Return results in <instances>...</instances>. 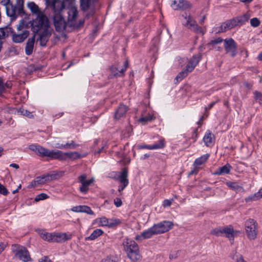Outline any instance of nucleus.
I'll list each match as a JSON object with an SVG mask.
<instances>
[{
  "label": "nucleus",
  "instance_id": "f257e3e1",
  "mask_svg": "<svg viewBox=\"0 0 262 262\" xmlns=\"http://www.w3.org/2000/svg\"><path fill=\"white\" fill-rule=\"evenodd\" d=\"M29 149L34 151L39 157L42 158L47 157L49 158L51 160H64L66 159V155L73 160H76L82 157L81 155L77 151L64 153L59 150H50L39 145L31 144L29 146Z\"/></svg>",
  "mask_w": 262,
  "mask_h": 262
},
{
  "label": "nucleus",
  "instance_id": "f03ea898",
  "mask_svg": "<svg viewBox=\"0 0 262 262\" xmlns=\"http://www.w3.org/2000/svg\"><path fill=\"white\" fill-rule=\"evenodd\" d=\"M123 245L128 257L132 261L135 262L140 259L139 248L134 241L126 238L123 242Z\"/></svg>",
  "mask_w": 262,
  "mask_h": 262
},
{
  "label": "nucleus",
  "instance_id": "7ed1b4c3",
  "mask_svg": "<svg viewBox=\"0 0 262 262\" xmlns=\"http://www.w3.org/2000/svg\"><path fill=\"white\" fill-rule=\"evenodd\" d=\"M30 25L35 34L41 30H50L49 19L43 13L37 15L36 17L30 21Z\"/></svg>",
  "mask_w": 262,
  "mask_h": 262
},
{
  "label": "nucleus",
  "instance_id": "20e7f679",
  "mask_svg": "<svg viewBox=\"0 0 262 262\" xmlns=\"http://www.w3.org/2000/svg\"><path fill=\"white\" fill-rule=\"evenodd\" d=\"M24 3L21 0L18 2L16 0V3L13 5L12 3L5 7L6 14L10 17L11 20L16 19L18 16H24L25 15V12L24 10Z\"/></svg>",
  "mask_w": 262,
  "mask_h": 262
},
{
  "label": "nucleus",
  "instance_id": "39448f33",
  "mask_svg": "<svg viewBox=\"0 0 262 262\" xmlns=\"http://www.w3.org/2000/svg\"><path fill=\"white\" fill-rule=\"evenodd\" d=\"M12 252L15 257L24 262H28L31 260L30 255L27 248L18 244H13L11 247Z\"/></svg>",
  "mask_w": 262,
  "mask_h": 262
},
{
  "label": "nucleus",
  "instance_id": "423d86ee",
  "mask_svg": "<svg viewBox=\"0 0 262 262\" xmlns=\"http://www.w3.org/2000/svg\"><path fill=\"white\" fill-rule=\"evenodd\" d=\"M234 232L233 228L231 225L216 228L211 231V233L216 236H222L223 234H225L230 241H233Z\"/></svg>",
  "mask_w": 262,
  "mask_h": 262
},
{
  "label": "nucleus",
  "instance_id": "0eeeda50",
  "mask_svg": "<svg viewBox=\"0 0 262 262\" xmlns=\"http://www.w3.org/2000/svg\"><path fill=\"white\" fill-rule=\"evenodd\" d=\"M64 4L67 6L68 5V22L70 25H74L73 22L78 15V10L75 6H74L75 0H62Z\"/></svg>",
  "mask_w": 262,
  "mask_h": 262
},
{
  "label": "nucleus",
  "instance_id": "6e6552de",
  "mask_svg": "<svg viewBox=\"0 0 262 262\" xmlns=\"http://www.w3.org/2000/svg\"><path fill=\"white\" fill-rule=\"evenodd\" d=\"M245 228L249 239L256 238L257 234V224L254 220L250 219L247 220L245 223Z\"/></svg>",
  "mask_w": 262,
  "mask_h": 262
},
{
  "label": "nucleus",
  "instance_id": "1a4fd4ad",
  "mask_svg": "<svg viewBox=\"0 0 262 262\" xmlns=\"http://www.w3.org/2000/svg\"><path fill=\"white\" fill-rule=\"evenodd\" d=\"M182 16L186 19V21L183 23V25L190 30L196 33L204 34L202 28L198 26L196 21L190 15L187 14L183 15Z\"/></svg>",
  "mask_w": 262,
  "mask_h": 262
},
{
  "label": "nucleus",
  "instance_id": "9d476101",
  "mask_svg": "<svg viewBox=\"0 0 262 262\" xmlns=\"http://www.w3.org/2000/svg\"><path fill=\"white\" fill-rule=\"evenodd\" d=\"M173 225L171 222L164 221L154 224L152 227L156 234H159L168 231L172 228Z\"/></svg>",
  "mask_w": 262,
  "mask_h": 262
},
{
  "label": "nucleus",
  "instance_id": "9b49d317",
  "mask_svg": "<svg viewBox=\"0 0 262 262\" xmlns=\"http://www.w3.org/2000/svg\"><path fill=\"white\" fill-rule=\"evenodd\" d=\"M224 47L227 54L234 57L237 54V45L232 38H226L224 40Z\"/></svg>",
  "mask_w": 262,
  "mask_h": 262
},
{
  "label": "nucleus",
  "instance_id": "f8f14e48",
  "mask_svg": "<svg viewBox=\"0 0 262 262\" xmlns=\"http://www.w3.org/2000/svg\"><path fill=\"white\" fill-rule=\"evenodd\" d=\"M95 2V0H80V7L82 11L85 12L89 10H91L90 12L86 15L88 18L93 16L95 12L94 8Z\"/></svg>",
  "mask_w": 262,
  "mask_h": 262
},
{
  "label": "nucleus",
  "instance_id": "ddd939ff",
  "mask_svg": "<svg viewBox=\"0 0 262 262\" xmlns=\"http://www.w3.org/2000/svg\"><path fill=\"white\" fill-rule=\"evenodd\" d=\"M53 23L55 29L60 32L65 29L66 21L61 13H54L53 16Z\"/></svg>",
  "mask_w": 262,
  "mask_h": 262
},
{
  "label": "nucleus",
  "instance_id": "4468645a",
  "mask_svg": "<svg viewBox=\"0 0 262 262\" xmlns=\"http://www.w3.org/2000/svg\"><path fill=\"white\" fill-rule=\"evenodd\" d=\"M47 3L48 6L51 7L54 13H61L62 11L66 6L61 0H47Z\"/></svg>",
  "mask_w": 262,
  "mask_h": 262
},
{
  "label": "nucleus",
  "instance_id": "2eb2a0df",
  "mask_svg": "<svg viewBox=\"0 0 262 262\" xmlns=\"http://www.w3.org/2000/svg\"><path fill=\"white\" fill-rule=\"evenodd\" d=\"M86 175L85 174H82L78 177V181L81 184V186L80 187V191L84 194L88 192L89 186L94 181L93 178L90 180H86Z\"/></svg>",
  "mask_w": 262,
  "mask_h": 262
},
{
  "label": "nucleus",
  "instance_id": "dca6fc26",
  "mask_svg": "<svg viewBox=\"0 0 262 262\" xmlns=\"http://www.w3.org/2000/svg\"><path fill=\"white\" fill-rule=\"evenodd\" d=\"M171 6L174 10H185L191 7V4L186 0H173Z\"/></svg>",
  "mask_w": 262,
  "mask_h": 262
},
{
  "label": "nucleus",
  "instance_id": "f3484780",
  "mask_svg": "<svg viewBox=\"0 0 262 262\" xmlns=\"http://www.w3.org/2000/svg\"><path fill=\"white\" fill-rule=\"evenodd\" d=\"M30 32L28 30L25 29L20 33L16 34L13 33L10 35L13 42L15 43H21L23 42L29 35Z\"/></svg>",
  "mask_w": 262,
  "mask_h": 262
},
{
  "label": "nucleus",
  "instance_id": "a211bd4d",
  "mask_svg": "<svg viewBox=\"0 0 262 262\" xmlns=\"http://www.w3.org/2000/svg\"><path fill=\"white\" fill-rule=\"evenodd\" d=\"M165 146L164 144V140L163 139H161L159 140L158 143H155L152 145H138L137 146V148L139 149H148L150 150L152 149H161L163 148Z\"/></svg>",
  "mask_w": 262,
  "mask_h": 262
},
{
  "label": "nucleus",
  "instance_id": "6ab92c4d",
  "mask_svg": "<svg viewBox=\"0 0 262 262\" xmlns=\"http://www.w3.org/2000/svg\"><path fill=\"white\" fill-rule=\"evenodd\" d=\"M201 59V56L200 55H193L189 60L188 64L186 66L187 71L189 73L191 72L196 65L199 63Z\"/></svg>",
  "mask_w": 262,
  "mask_h": 262
},
{
  "label": "nucleus",
  "instance_id": "aec40b11",
  "mask_svg": "<svg viewBox=\"0 0 262 262\" xmlns=\"http://www.w3.org/2000/svg\"><path fill=\"white\" fill-rule=\"evenodd\" d=\"M51 35V30H46L42 31L39 34V44L41 46L44 47L46 46L47 42L49 40V37Z\"/></svg>",
  "mask_w": 262,
  "mask_h": 262
},
{
  "label": "nucleus",
  "instance_id": "412c9836",
  "mask_svg": "<svg viewBox=\"0 0 262 262\" xmlns=\"http://www.w3.org/2000/svg\"><path fill=\"white\" fill-rule=\"evenodd\" d=\"M35 41V34H34L33 36L28 39L26 42L25 53L27 55H31L33 53Z\"/></svg>",
  "mask_w": 262,
  "mask_h": 262
},
{
  "label": "nucleus",
  "instance_id": "4be33fe9",
  "mask_svg": "<svg viewBox=\"0 0 262 262\" xmlns=\"http://www.w3.org/2000/svg\"><path fill=\"white\" fill-rule=\"evenodd\" d=\"M128 110L127 107L122 104H120L115 111L114 118L119 120L124 117Z\"/></svg>",
  "mask_w": 262,
  "mask_h": 262
},
{
  "label": "nucleus",
  "instance_id": "5701e85b",
  "mask_svg": "<svg viewBox=\"0 0 262 262\" xmlns=\"http://www.w3.org/2000/svg\"><path fill=\"white\" fill-rule=\"evenodd\" d=\"M72 235L66 233H54V242L62 243L71 239Z\"/></svg>",
  "mask_w": 262,
  "mask_h": 262
},
{
  "label": "nucleus",
  "instance_id": "b1692460",
  "mask_svg": "<svg viewBox=\"0 0 262 262\" xmlns=\"http://www.w3.org/2000/svg\"><path fill=\"white\" fill-rule=\"evenodd\" d=\"M72 210L76 212H84L91 215L94 214L93 211L91 209V208L88 206L85 205H80L73 207L72 208Z\"/></svg>",
  "mask_w": 262,
  "mask_h": 262
},
{
  "label": "nucleus",
  "instance_id": "393cba45",
  "mask_svg": "<svg viewBox=\"0 0 262 262\" xmlns=\"http://www.w3.org/2000/svg\"><path fill=\"white\" fill-rule=\"evenodd\" d=\"M232 166L228 163L226 164L224 166L219 167L213 172L214 175H222L224 174H228L230 172Z\"/></svg>",
  "mask_w": 262,
  "mask_h": 262
},
{
  "label": "nucleus",
  "instance_id": "a878e982",
  "mask_svg": "<svg viewBox=\"0 0 262 262\" xmlns=\"http://www.w3.org/2000/svg\"><path fill=\"white\" fill-rule=\"evenodd\" d=\"M203 141L207 146H211L214 141V135L210 130H207L203 138Z\"/></svg>",
  "mask_w": 262,
  "mask_h": 262
},
{
  "label": "nucleus",
  "instance_id": "bb28decb",
  "mask_svg": "<svg viewBox=\"0 0 262 262\" xmlns=\"http://www.w3.org/2000/svg\"><path fill=\"white\" fill-rule=\"evenodd\" d=\"M209 157V155L206 154L196 159L193 163V166L195 167V168H198L200 165L204 164L208 159Z\"/></svg>",
  "mask_w": 262,
  "mask_h": 262
},
{
  "label": "nucleus",
  "instance_id": "cd10ccee",
  "mask_svg": "<svg viewBox=\"0 0 262 262\" xmlns=\"http://www.w3.org/2000/svg\"><path fill=\"white\" fill-rule=\"evenodd\" d=\"M39 234L43 240L49 242H54V233H49L42 230L39 232Z\"/></svg>",
  "mask_w": 262,
  "mask_h": 262
},
{
  "label": "nucleus",
  "instance_id": "c85d7f7f",
  "mask_svg": "<svg viewBox=\"0 0 262 262\" xmlns=\"http://www.w3.org/2000/svg\"><path fill=\"white\" fill-rule=\"evenodd\" d=\"M13 33V29L11 27L0 28V40L6 38Z\"/></svg>",
  "mask_w": 262,
  "mask_h": 262
},
{
  "label": "nucleus",
  "instance_id": "c756f323",
  "mask_svg": "<svg viewBox=\"0 0 262 262\" xmlns=\"http://www.w3.org/2000/svg\"><path fill=\"white\" fill-rule=\"evenodd\" d=\"M28 8L31 10V12L36 15L42 13L39 9L38 6L34 2H29L27 4Z\"/></svg>",
  "mask_w": 262,
  "mask_h": 262
},
{
  "label": "nucleus",
  "instance_id": "7c9ffc66",
  "mask_svg": "<svg viewBox=\"0 0 262 262\" xmlns=\"http://www.w3.org/2000/svg\"><path fill=\"white\" fill-rule=\"evenodd\" d=\"M103 233V231L100 229H97L93 231L91 234L85 237L86 240H94Z\"/></svg>",
  "mask_w": 262,
  "mask_h": 262
},
{
  "label": "nucleus",
  "instance_id": "2f4dec72",
  "mask_svg": "<svg viewBox=\"0 0 262 262\" xmlns=\"http://www.w3.org/2000/svg\"><path fill=\"white\" fill-rule=\"evenodd\" d=\"M127 171L126 169H124L120 176L119 177V180L121 184H128V180L127 179Z\"/></svg>",
  "mask_w": 262,
  "mask_h": 262
},
{
  "label": "nucleus",
  "instance_id": "473e14b6",
  "mask_svg": "<svg viewBox=\"0 0 262 262\" xmlns=\"http://www.w3.org/2000/svg\"><path fill=\"white\" fill-rule=\"evenodd\" d=\"M262 198V189L259 190L258 192L253 195L249 196L245 199V201L248 202L249 201H253L257 200Z\"/></svg>",
  "mask_w": 262,
  "mask_h": 262
},
{
  "label": "nucleus",
  "instance_id": "72a5a7b5",
  "mask_svg": "<svg viewBox=\"0 0 262 262\" xmlns=\"http://www.w3.org/2000/svg\"><path fill=\"white\" fill-rule=\"evenodd\" d=\"M226 184L230 189L235 191H240L243 189V188L238 185V183L236 182L228 181L226 182Z\"/></svg>",
  "mask_w": 262,
  "mask_h": 262
},
{
  "label": "nucleus",
  "instance_id": "f704fd0d",
  "mask_svg": "<svg viewBox=\"0 0 262 262\" xmlns=\"http://www.w3.org/2000/svg\"><path fill=\"white\" fill-rule=\"evenodd\" d=\"M143 235H144L145 239H147L151 237L154 235H156V233L154 230L152 229V227H151L147 230L143 231Z\"/></svg>",
  "mask_w": 262,
  "mask_h": 262
},
{
  "label": "nucleus",
  "instance_id": "c9c22d12",
  "mask_svg": "<svg viewBox=\"0 0 262 262\" xmlns=\"http://www.w3.org/2000/svg\"><path fill=\"white\" fill-rule=\"evenodd\" d=\"M189 72L187 71L185 69L184 70L180 72L175 78L174 80L177 81V82L181 81L184 78L186 77Z\"/></svg>",
  "mask_w": 262,
  "mask_h": 262
},
{
  "label": "nucleus",
  "instance_id": "e433bc0d",
  "mask_svg": "<svg viewBox=\"0 0 262 262\" xmlns=\"http://www.w3.org/2000/svg\"><path fill=\"white\" fill-rule=\"evenodd\" d=\"M249 18V15L247 14H245L242 16L236 17V20L238 25H242L246 21H247Z\"/></svg>",
  "mask_w": 262,
  "mask_h": 262
},
{
  "label": "nucleus",
  "instance_id": "4c0bfd02",
  "mask_svg": "<svg viewBox=\"0 0 262 262\" xmlns=\"http://www.w3.org/2000/svg\"><path fill=\"white\" fill-rule=\"evenodd\" d=\"M223 41V39L221 37H218L214 39L211 40L208 43V45L211 46L213 48H215V46L219 43H221Z\"/></svg>",
  "mask_w": 262,
  "mask_h": 262
},
{
  "label": "nucleus",
  "instance_id": "58836bf2",
  "mask_svg": "<svg viewBox=\"0 0 262 262\" xmlns=\"http://www.w3.org/2000/svg\"><path fill=\"white\" fill-rule=\"evenodd\" d=\"M18 112L21 115L28 117L29 118H32L34 117L31 112L23 108H19Z\"/></svg>",
  "mask_w": 262,
  "mask_h": 262
},
{
  "label": "nucleus",
  "instance_id": "ea45409f",
  "mask_svg": "<svg viewBox=\"0 0 262 262\" xmlns=\"http://www.w3.org/2000/svg\"><path fill=\"white\" fill-rule=\"evenodd\" d=\"M118 258L117 256L110 255L102 259L100 262H117Z\"/></svg>",
  "mask_w": 262,
  "mask_h": 262
},
{
  "label": "nucleus",
  "instance_id": "a19ab883",
  "mask_svg": "<svg viewBox=\"0 0 262 262\" xmlns=\"http://www.w3.org/2000/svg\"><path fill=\"white\" fill-rule=\"evenodd\" d=\"M231 258L236 262H246L243 258V256L238 253H235L233 255H231Z\"/></svg>",
  "mask_w": 262,
  "mask_h": 262
},
{
  "label": "nucleus",
  "instance_id": "79ce46f5",
  "mask_svg": "<svg viewBox=\"0 0 262 262\" xmlns=\"http://www.w3.org/2000/svg\"><path fill=\"white\" fill-rule=\"evenodd\" d=\"M152 119H153L152 116H151L150 115H148L147 116L140 118L139 119V121L142 124H145L147 122L152 120Z\"/></svg>",
  "mask_w": 262,
  "mask_h": 262
},
{
  "label": "nucleus",
  "instance_id": "37998d69",
  "mask_svg": "<svg viewBox=\"0 0 262 262\" xmlns=\"http://www.w3.org/2000/svg\"><path fill=\"white\" fill-rule=\"evenodd\" d=\"M254 99L258 101L260 104H262V93L260 92L255 91L253 92Z\"/></svg>",
  "mask_w": 262,
  "mask_h": 262
},
{
  "label": "nucleus",
  "instance_id": "c03bdc74",
  "mask_svg": "<svg viewBox=\"0 0 262 262\" xmlns=\"http://www.w3.org/2000/svg\"><path fill=\"white\" fill-rule=\"evenodd\" d=\"M108 223L109 224L108 227L113 228L120 224L121 222L119 219H111L109 220Z\"/></svg>",
  "mask_w": 262,
  "mask_h": 262
},
{
  "label": "nucleus",
  "instance_id": "a18cd8bd",
  "mask_svg": "<svg viewBox=\"0 0 262 262\" xmlns=\"http://www.w3.org/2000/svg\"><path fill=\"white\" fill-rule=\"evenodd\" d=\"M50 179L52 180L57 179L62 176V172H57L56 171H53L49 173Z\"/></svg>",
  "mask_w": 262,
  "mask_h": 262
},
{
  "label": "nucleus",
  "instance_id": "49530a36",
  "mask_svg": "<svg viewBox=\"0 0 262 262\" xmlns=\"http://www.w3.org/2000/svg\"><path fill=\"white\" fill-rule=\"evenodd\" d=\"M110 70L111 71V75H110V77L112 76L118 77L120 76V74H119L118 69L115 67L112 66L111 67Z\"/></svg>",
  "mask_w": 262,
  "mask_h": 262
},
{
  "label": "nucleus",
  "instance_id": "de8ad7c7",
  "mask_svg": "<svg viewBox=\"0 0 262 262\" xmlns=\"http://www.w3.org/2000/svg\"><path fill=\"white\" fill-rule=\"evenodd\" d=\"M109 220L105 217H102L100 219L99 226H108Z\"/></svg>",
  "mask_w": 262,
  "mask_h": 262
},
{
  "label": "nucleus",
  "instance_id": "09e8293b",
  "mask_svg": "<svg viewBox=\"0 0 262 262\" xmlns=\"http://www.w3.org/2000/svg\"><path fill=\"white\" fill-rule=\"evenodd\" d=\"M250 24L252 27H257L259 25L260 21L257 18L254 17L251 19Z\"/></svg>",
  "mask_w": 262,
  "mask_h": 262
},
{
  "label": "nucleus",
  "instance_id": "8fccbe9b",
  "mask_svg": "<svg viewBox=\"0 0 262 262\" xmlns=\"http://www.w3.org/2000/svg\"><path fill=\"white\" fill-rule=\"evenodd\" d=\"M48 198V196L47 195V194H46V193H42L36 195V196L35 198V201L36 202H38L40 200H43Z\"/></svg>",
  "mask_w": 262,
  "mask_h": 262
},
{
  "label": "nucleus",
  "instance_id": "3c124183",
  "mask_svg": "<svg viewBox=\"0 0 262 262\" xmlns=\"http://www.w3.org/2000/svg\"><path fill=\"white\" fill-rule=\"evenodd\" d=\"M221 31L225 32L227 30L231 29L230 24H228V21H226V22L223 23L221 25Z\"/></svg>",
  "mask_w": 262,
  "mask_h": 262
},
{
  "label": "nucleus",
  "instance_id": "603ef678",
  "mask_svg": "<svg viewBox=\"0 0 262 262\" xmlns=\"http://www.w3.org/2000/svg\"><path fill=\"white\" fill-rule=\"evenodd\" d=\"M228 22V24H230V28L232 29L233 27L238 26V24L236 20V17L233 18L231 19L227 20Z\"/></svg>",
  "mask_w": 262,
  "mask_h": 262
},
{
  "label": "nucleus",
  "instance_id": "864d4df0",
  "mask_svg": "<svg viewBox=\"0 0 262 262\" xmlns=\"http://www.w3.org/2000/svg\"><path fill=\"white\" fill-rule=\"evenodd\" d=\"M29 24V23H26L24 20H22L17 27L18 30L20 31L23 30L24 28H26L28 27Z\"/></svg>",
  "mask_w": 262,
  "mask_h": 262
},
{
  "label": "nucleus",
  "instance_id": "5fc2aeb1",
  "mask_svg": "<svg viewBox=\"0 0 262 262\" xmlns=\"http://www.w3.org/2000/svg\"><path fill=\"white\" fill-rule=\"evenodd\" d=\"M9 192L7 188L0 183V193L7 195Z\"/></svg>",
  "mask_w": 262,
  "mask_h": 262
},
{
  "label": "nucleus",
  "instance_id": "6e6d98bb",
  "mask_svg": "<svg viewBox=\"0 0 262 262\" xmlns=\"http://www.w3.org/2000/svg\"><path fill=\"white\" fill-rule=\"evenodd\" d=\"M67 145H68V149H75L79 146V145L76 144L74 141H71L70 143H67Z\"/></svg>",
  "mask_w": 262,
  "mask_h": 262
},
{
  "label": "nucleus",
  "instance_id": "4d7b16f0",
  "mask_svg": "<svg viewBox=\"0 0 262 262\" xmlns=\"http://www.w3.org/2000/svg\"><path fill=\"white\" fill-rule=\"evenodd\" d=\"M114 204L117 207H120L122 204L121 200L119 198H116L114 200Z\"/></svg>",
  "mask_w": 262,
  "mask_h": 262
},
{
  "label": "nucleus",
  "instance_id": "13d9d810",
  "mask_svg": "<svg viewBox=\"0 0 262 262\" xmlns=\"http://www.w3.org/2000/svg\"><path fill=\"white\" fill-rule=\"evenodd\" d=\"M5 92V85L3 79L0 77V93L2 94Z\"/></svg>",
  "mask_w": 262,
  "mask_h": 262
},
{
  "label": "nucleus",
  "instance_id": "bf43d9fd",
  "mask_svg": "<svg viewBox=\"0 0 262 262\" xmlns=\"http://www.w3.org/2000/svg\"><path fill=\"white\" fill-rule=\"evenodd\" d=\"M38 262H52V261L48 257L43 256L39 259Z\"/></svg>",
  "mask_w": 262,
  "mask_h": 262
},
{
  "label": "nucleus",
  "instance_id": "052dcab7",
  "mask_svg": "<svg viewBox=\"0 0 262 262\" xmlns=\"http://www.w3.org/2000/svg\"><path fill=\"white\" fill-rule=\"evenodd\" d=\"M35 180H36V182H37V184H41L45 183V182H44V180H43V179L42 178V176H40V177H37L36 178Z\"/></svg>",
  "mask_w": 262,
  "mask_h": 262
},
{
  "label": "nucleus",
  "instance_id": "680f3d73",
  "mask_svg": "<svg viewBox=\"0 0 262 262\" xmlns=\"http://www.w3.org/2000/svg\"><path fill=\"white\" fill-rule=\"evenodd\" d=\"M11 3V2L10 0H0V4L3 5L5 7H6Z\"/></svg>",
  "mask_w": 262,
  "mask_h": 262
},
{
  "label": "nucleus",
  "instance_id": "e2e57ef3",
  "mask_svg": "<svg viewBox=\"0 0 262 262\" xmlns=\"http://www.w3.org/2000/svg\"><path fill=\"white\" fill-rule=\"evenodd\" d=\"M144 237V235H143V232H142L140 234L136 235V237H135V239L138 241H142L143 239H145V238Z\"/></svg>",
  "mask_w": 262,
  "mask_h": 262
},
{
  "label": "nucleus",
  "instance_id": "0e129e2a",
  "mask_svg": "<svg viewBox=\"0 0 262 262\" xmlns=\"http://www.w3.org/2000/svg\"><path fill=\"white\" fill-rule=\"evenodd\" d=\"M171 202L169 200H165L163 201V205L164 207H169L171 205Z\"/></svg>",
  "mask_w": 262,
  "mask_h": 262
},
{
  "label": "nucleus",
  "instance_id": "69168bd1",
  "mask_svg": "<svg viewBox=\"0 0 262 262\" xmlns=\"http://www.w3.org/2000/svg\"><path fill=\"white\" fill-rule=\"evenodd\" d=\"M50 174L49 173L47 174L46 175H42V178L44 180V182L45 183L46 182H48V181H51V180L50 179Z\"/></svg>",
  "mask_w": 262,
  "mask_h": 262
},
{
  "label": "nucleus",
  "instance_id": "338daca9",
  "mask_svg": "<svg viewBox=\"0 0 262 262\" xmlns=\"http://www.w3.org/2000/svg\"><path fill=\"white\" fill-rule=\"evenodd\" d=\"M216 103V101H214V102L210 103L207 107H205V111H207L208 110L211 109L213 107V106Z\"/></svg>",
  "mask_w": 262,
  "mask_h": 262
},
{
  "label": "nucleus",
  "instance_id": "774afa93",
  "mask_svg": "<svg viewBox=\"0 0 262 262\" xmlns=\"http://www.w3.org/2000/svg\"><path fill=\"white\" fill-rule=\"evenodd\" d=\"M213 32H215V34H219L224 31H221V26L219 27H215L213 29Z\"/></svg>",
  "mask_w": 262,
  "mask_h": 262
}]
</instances>
